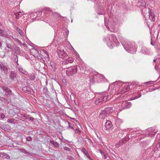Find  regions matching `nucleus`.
<instances>
[{"instance_id": "22", "label": "nucleus", "mask_w": 160, "mask_h": 160, "mask_svg": "<svg viewBox=\"0 0 160 160\" xmlns=\"http://www.w3.org/2000/svg\"><path fill=\"white\" fill-rule=\"evenodd\" d=\"M50 143L56 147H58L59 146V144L57 142H54V141L51 140H50Z\"/></svg>"}, {"instance_id": "46", "label": "nucleus", "mask_w": 160, "mask_h": 160, "mask_svg": "<svg viewBox=\"0 0 160 160\" xmlns=\"http://www.w3.org/2000/svg\"><path fill=\"white\" fill-rule=\"evenodd\" d=\"M15 40L16 41L18 42V43L19 45H22V43L20 42V41L17 38H15Z\"/></svg>"}, {"instance_id": "54", "label": "nucleus", "mask_w": 160, "mask_h": 160, "mask_svg": "<svg viewBox=\"0 0 160 160\" xmlns=\"http://www.w3.org/2000/svg\"><path fill=\"white\" fill-rule=\"evenodd\" d=\"M4 117H5V115H4V114L3 113H2L1 114V115H0L1 118L2 119H3L4 118Z\"/></svg>"}, {"instance_id": "14", "label": "nucleus", "mask_w": 160, "mask_h": 160, "mask_svg": "<svg viewBox=\"0 0 160 160\" xmlns=\"http://www.w3.org/2000/svg\"><path fill=\"white\" fill-rule=\"evenodd\" d=\"M7 33L4 30L0 29V36L7 37Z\"/></svg>"}, {"instance_id": "61", "label": "nucleus", "mask_w": 160, "mask_h": 160, "mask_svg": "<svg viewBox=\"0 0 160 160\" xmlns=\"http://www.w3.org/2000/svg\"><path fill=\"white\" fill-rule=\"evenodd\" d=\"M22 45L24 47H25L26 46V44L25 43H23V44H22Z\"/></svg>"}, {"instance_id": "34", "label": "nucleus", "mask_w": 160, "mask_h": 160, "mask_svg": "<svg viewBox=\"0 0 160 160\" xmlns=\"http://www.w3.org/2000/svg\"><path fill=\"white\" fill-rule=\"evenodd\" d=\"M42 91L43 93L45 94H48V92L47 88L46 87L43 88Z\"/></svg>"}, {"instance_id": "10", "label": "nucleus", "mask_w": 160, "mask_h": 160, "mask_svg": "<svg viewBox=\"0 0 160 160\" xmlns=\"http://www.w3.org/2000/svg\"><path fill=\"white\" fill-rule=\"evenodd\" d=\"M9 76L11 80H14L16 77V74L15 71H11Z\"/></svg>"}, {"instance_id": "63", "label": "nucleus", "mask_w": 160, "mask_h": 160, "mask_svg": "<svg viewBox=\"0 0 160 160\" xmlns=\"http://www.w3.org/2000/svg\"><path fill=\"white\" fill-rule=\"evenodd\" d=\"M88 159L90 160H93L91 157H90V156L88 158Z\"/></svg>"}, {"instance_id": "7", "label": "nucleus", "mask_w": 160, "mask_h": 160, "mask_svg": "<svg viewBox=\"0 0 160 160\" xmlns=\"http://www.w3.org/2000/svg\"><path fill=\"white\" fill-rule=\"evenodd\" d=\"M112 126L111 122L109 120H107L104 125L105 129L106 130H110L111 129Z\"/></svg>"}, {"instance_id": "4", "label": "nucleus", "mask_w": 160, "mask_h": 160, "mask_svg": "<svg viewBox=\"0 0 160 160\" xmlns=\"http://www.w3.org/2000/svg\"><path fill=\"white\" fill-rule=\"evenodd\" d=\"M123 46L125 49L130 53H134L136 51V49H134L133 47L131 46V45L130 44H127L126 45L124 44L123 45Z\"/></svg>"}, {"instance_id": "13", "label": "nucleus", "mask_w": 160, "mask_h": 160, "mask_svg": "<svg viewBox=\"0 0 160 160\" xmlns=\"http://www.w3.org/2000/svg\"><path fill=\"white\" fill-rule=\"evenodd\" d=\"M14 50L15 53L17 54H20L21 53L20 49L16 45L14 47Z\"/></svg>"}, {"instance_id": "12", "label": "nucleus", "mask_w": 160, "mask_h": 160, "mask_svg": "<svg viewBox=\"0 0 160 160\" xmlns=\"http://www.w3.org/2000/svg\"><path fill=\"white\" fill-rule=\"evenodd\" d=\"M66 73L69 76H72L75 74L77 71H66Z\"/></svg>"}, {"instance_id": "60", "label": "nucleus", "mask_w": 160, "mask_h": 160, "mask_svg": "<svg viewBox=\"0 0 160 160\" xmlns=\"http://www.w3.org/2000/svg\"><path fill=\"white\" fill-rule=\"evenodd\" d=\"M76 69H77V68H71V69H69V70H75Z\"/></svg>"}, {"instance_id": "15", "label": "nucleus", "mask_w": 160, "mask_h": 160, "mask_svg": "<svg viewBox=\"0 0 160 160\" xmlns=\"http://www.w3.org/2000/svg\"><path fill=\"white\" fill-rule=\"evenodd\" d=\"M0 157L1 158L8 159L9 158L8 155L5 153L2 152L0 154Z\"/></svg>"}, {"instance_id": "40", "label": "nucleus", "mask_w": 160, "mask_h": 160, "mask_svg": "<svg viewBox=\"0 0 160 160\" xmlns=\"http://www.w3.org/2000/svg\"><path fill=\"white\" fill-rule=\"evenodd\" d=\"M26 139L28 141H31L32 140V138L31 137H27L26 138Z\"/></svg>"}, {"instance_id": "19", "label": "nucleus", "mask_w": 160, "mask_h": 160, "mask_svg": "<svg viewBox=\"0 0 160 160\" xmlns=\"http://www.w3.org/2000/svg\"><path fill=\"white\" fill-rule=\"evenodd\" d=\"M3 129L4 131L10 130L11 129V127L8 125H5L3 127Z\"/></svg>"}, {"instance_id": "62", "label": "nucleus", "mask_w": 160, "mask_h": 160, "mask_svg": "<svg viewBox=\"0 0 160 160\" xmlns=\"http://www.w3.org/2000/svg\"><path fill=\"white\" fill-rule=\"evenodd\" d=\"M17 68H18V70H22V68H20V67H18Z\"/></svg>"}, {"instance_id": "30", "label": "nucleus", "mask_w": 160, "mask_h": 160, "mask_svg": "<svg viewBox=\"0 0 160 160\" xmlns=\"http://www.w3.org/2000/svg\"><path fill=\"white\" fill-rule=\"evenodd\" d=\"M104 102L103 100V98L102 96L99 98L97 100V102H98V103Z\"/></svg>"}, {"instance_id": "55", "label": "nucleus", "mask_w": 160, "mask_h": 160, "mask_svg": "<svg viewBox=\"0 0 160 160\" xmlns=\"http://www.w3.org/2000/svg\"><path fill=\"white\" fill-rule=\"evenodd\" d=\"M4 98L0 96V100L2 102H4Z\"/></svg>"}, {"instance_id": "48", "label": "nucleus", "mask_w": 160, "mask_h": 160, "mask_svg": "<svg viewBox=\"0 0 160 160\" xmlns=\"http://www.w3.org/2000/svg\"><path fill=\"white\" fill-rule=\"evenodd\" d=\"M145 5L146 4L145 3H142H142L140 4L139 6L140 7H145Z\"/></svg>"}, {"instance_id": "20", "label": "nucleus", "mask_w": 160, "mask_h": 160, "mask_svg": "<svg viewBox=\"0 0 160 160\" xmlns=\"http://www.w3.org/2000/svg\"><path fill=\"white\" fill-rule=\"evenodd\" d=\"M141 96V94L140 92H138L134 94V96L133 97V99H136L139 98H140Z\"/></svg>"}, {"instance_id": "39", "label": "nucleus", "mask_w": 160, "mask_h": 160, "mask_svg": "<svg viewBox=\"0 0 160 160\" xmlns=\"http://www.w3.org/2000/svg\"><path fill=\"white\" fill-rule=\"evenodd\" d=\"M149 134L150 135H151V137H152V136H154L155 135V134L153 132V131H152V130H151V132H150Z\"/></svg>"}, {"instance_id": "53", "label": "nucleus", "mask_w": 160, "mask_h": 160, "mask_svg": "<svg viewBox=\"0 0 160 160\" xmlns=\"http://www.w3.org/2000/svg\"><path fill=\"white\" fill-rule=\"evenodd\" d=\"M44 53L46 54L47 56V58H49V54H48V52L46 51H44Z\"/></svg>"}, {"instance_id": "18", "label": "nucleus", "mask_w": 160, "mask_h": 160, "mask_svg": "<svg viewBox=\"0 0 160 160\" xmlns=\"http://www.w3.org/2000/svg\"><path fill=\"white\" fill-rule=\"evenodd\" d=\"M22 90L24 91H27L29 94L31 93L30 88L29 87H28L27 86L23 87Z\"/></svg>"}, {"instance_id": "17", "label": "nucleus", "mask_w": 160, "mask_h": 160, "mask_svg": "<svg viewBox=\"0 0 160 160\" xmlns=\"http://www.w3.org/2000/svg\"><path fill=\"white\" fill-rule=\"evenodd\" d=\"M81 151L88 158L90 156L87 151L85 148H82L81 149Z\"/></svg>"}, {"instance_id": "28", "label": "nucleus", "mask_w": 160, "mask_h": 160, "mask_svg": "<svg viewBox=\"0 0 160 160\" xmlns=\"http://www.w3.org/2000/svg\"><path fill=\"white\" fill-rule=\"evenodd\" d=\"M0 68L2 70H8L7 67L2 64H0Z\"/></svg>"}, {"instance_id": "26", "label": "nucleus", "mask_w": 160, "mask_h": 160, "mask_svg": "<svg viewBox=\"0 0 160 160\" xmlns=\"http://www.w3.org/2000/svg\"><path fill=\"white\" fill-rule=\"evenodd\" d=\"M99 151L102 155H103L104 158L105 159L107 158V155L105 154V153L103 152L101 149H100L99 150Z\"/></svg>"}, {"instance_id": "42", "label": "nucleus", "mask_w": 160, "mask_h": 160, "mask_svg": "<svg viewBox=\"0 0 160 160\" xmlns=\"http://www.w3.org/2000/svg\"><path fill=\"white\" fill-rule=\"evenodd\" d=\"M102 97L103 98V100L104 102H106L107 100L108 97L107 96H103Z\"/></svg>"}, {"instance_id": "3", "label": "nucleus", "mask_w": 160, "mask_h": 160, "mask_svg": "<svg viewBox=\"0 0 160 160\" xmlns=\"http://www.w3.org/2000/svg\"><path fill=\"white\" fill-rule=\"evenodd\" d=\"M57 52L58 54L59 58H67L68 56L67 54L65 52L63 49H61V47H59L58 48L57 50Z\"/></svg>"}, {"instance_id": "44", "label": "nucleus", "mask_w": 160, "mask_h": 160, "mask_svg": "<svg viewBox=\"0 0 160 160\" xmlns=\"http://www.w3.org/2000/svg\"><path fill=\"white\" fill-rule=\"evenodd\" d=\"M21 150V152L24 153L26 154L28 153V152H27L25 149H20Z\"/></svg>"}, {"instance_id": "47", "label": "nucleus", "mask_w": 160, "mask_h": 160, "mask_svg": "<svg viewBox=\"0 0 160 160\" xmlns=\"http://www.w3.org/2000/svg\"><path fill=\"white\" fill-rule=\"evenodd\" d=\"M68 158L69 160H74V158L72 156H68Z\"/></svg>"}, {"instance_id": "23", "label": "nucleus", "mask_w": 160, "mask_h": 160, "mask_svg": "<svg viewBox=\"0 0 160 160\" xmlns=\"http://www.w3.org/2000/svg\"><path fill=\"white\" fill-rule=\"evenodd\" d=\"M23 117L27 119H28L30 121H32L34 120V118L30 117L29 115H24Z\"/></svg>"}, {"instance_id": "59", "label": "nucleus", "mask_w": 160, "mask_h": 160, "mask_svg": "<svg viewBox=\"0 0 160 160\" xmlns=\"http://www.w3.org/2000/svg\"><path fill=\"white\" fill-rule=\"evenodd\" d=\"M75 130L76 131H78L80 133H81V131L80 130H79V128H76V129H75Z\"/></svg>"}, {"instance_id": "29", "label": "nucleus", "mask_w": 160, "mask_h": 160, "mask_svg": "<svg viewBox=\"0 0 160 160\" xmlns=\"http://www.w3.org/2000/svg\"><path fill=\"white\" fill-rule=\"evenodd\" d=\"M129 138L128 137H125L122 140V142L123 144L126 143L129 140Z\"/></svg>"}, {"instance_id": "2", "label": "nucleus", "mask_w": 160, "mask_h": 160, "mask_svg": "<svg viewBox=\"0 0 160 160\" xmlns=\"http://www.w3.org/2000/svg\"><path fill=\"white\" fill-rule=\"evenodd\" d=\"M113 111L112 108L107 107L105 108L104 110L102 111L99 116V117L102 118V115H104V117H107L112 113Z\"/></svg>"}, {"instance_id": "36", "label": "nucleus", "mask_w": 160, "mask_h": 160, "mask_svg": "<svg viewBox=\"0 0 160 160\" xmlns=\"http://www.w3.org/2000/svg\"><path fill=\"white\" fill-rule=\"evenodd\" d=\"M123 143L122 142V141L121 142H119V143L116 144V147H119L121 146H122Z\"/></svg>"}, {"instance_id": "49", "label": "nucleus", "mask_w": 160, "mask_h": 160, "mask_svg": "<svg viewBox=\"0 0 160 160\" xmlns=\"http://www.w3.org/2000/svg\"><path fill=\"white\" fill-rule=\"evenodd\" d=\"M50 64L51 66L52 67V68H53V67L54 66V62H51L50 63Z\"/></svg>"}, {"instance_id": "16", "label": "nucleus", "mask_w": 160, "mask_h": 160, "mask_svg": "<svg viewBox=\"0 0 160 160\" xmlns=\"http://www.w3.org/2000/svg\"><path fill=\"white\" fill-rule=\"evenodd\" d=\"M155 151L154 150H152V151L149 153L147 155H146L147 156L146 158L149 159V158H151L153 156Z\"/></svg>"}, {"instance_id": "57", "label": "nucleus", "mask_w": 160, "mask_h": 160, "mask_svg": "<svg viewBox=\"0 0 160 160\" xmlns=\"http://www.w3.org/2000/svg\"><path fill=\"white\" fill-rule=\"evenodd\" d=\"M151 44L152 45V46H154V42H153L152 40V38H151Z\"/></svg>"}, {"instance_id": "58", "label": "nucleus", "mask_w": 160, "mask_h": 160, "mask_svg": "<svg viewBox=\"0 0 160 160\" xmlns=\"http://www.w3.org/2000/svg\"><path fill=\"white\" fill-rule=\"evenodd\" d=\"M4 102H8V103L9 102L8 101V99L7 98H4Z\"/></svg>"}, {"instance_id": "52", "label": "nucleus", "mask_w": 160, "mask_h": 160, "mask_svg": "<svg viewBox=\"0 0 160 160\" xmlns=\"http://www.w3.org/2000/svg\"><path fill=\"white\" fill-rule=\"evenodd\" d=\"M66 37H68V35L69 34V30L68 29L66 31Z\"/></svg>"}, {"instance_id": "32", "label": "nucleus", "mask_w": 160, "mask_h": 160, "mask_svg": "<svg viewBox=\"0 0 160 160\" xmlns=\"http://www.w3.org/2000/svg\"><path fill=\"white\" fill-rule=\"evenodd\" d=\"M13 58L14 59L15 62L18 63V59L17 55L14 54L13 56Z\"/></svg>"}, {"instance_id": "64", "label": "nucleus", "mask_w": 160, "mask_h": 160, "mask_svg": "<svg viewBox=\"0 0 160 160\" xmlns=\"http://www.w3.org/2000/svg\"><path fill=\"white\" fill-rule=\"evenodd\" d=\"M156 59H154L153 60V62H154L156 63Z\"/></svg>"}, {"instance_id": "25", "label": "nucleus", "mask_w": 160, "mask_h": 160, "mask_svg": "<svg viewBox=\"0 0 160 160\" xmlns=\"http://www.w3.org/2000/svg\"><path fill=\"white\" fill-rule=\"evenodd\" d=\"M29 78L31 80H34L35 79V74L33 73L30 74L29 75Z\"/></svg>"}, {"instance_id": "21", "label": "nucleus", "mask_w": 160, "mask_h": 160, "mask_svg": "<svg viewBox=\"0 0 160 160\" xmlns=\"http://www.w3.org/2000/svg\"><path fill=\"white\" fill-rule=\"evenodd\" d=\"M16 120L14 119H8L7 120V122L8 123H11L13 124L16 123L17 122Z\"/></svg>"}, {"instance_id": "31", "label": "nucleus", "mask_w": 160, "mask_h": 160, "mask_svg": "<svg viewBox=\"0 0 160 160\" xmlns=\"http://www.w3.org/2000/svg\"><path fill=\"white\" fill-rule=\"evenodd\" d=\"M151 149V147L148 148L145 151V154H147V155L152 151Z\"/></svg>"}, {"instance_id": "37", "label": "nucleus", "mask_w": 160, "mask_h": 160, "mask_svg": "<svg viewBox=\"0 0 160 160\" xmlns=\"http://www.w3.org/2000/svg\"><path fill=\"white\" fill-rule=\"evenodd\" d=\"M123 87H124L127 91L130 89L129 86L128 85H125V86H123Z\"/></svg>"}, {"instance_id": "24", "label": "nucleus", "mask_w": 160, "mask_h": 160, "mask_svg": "<svg viewBox=\"0 0 160 160\" xmlns=\"http://www.w3.org/2000/svg\"><path fill=\"white\" fill-rule=\"evenodd\" d=\"M68 124V128H71L72 129H73L74 130L75 132L76 133V131L75 130V128H74V125H72L70 122H67Z\"/></svg>"}, {"instance_id": "27", "label": "nucleus", "mask_w": 160, "mask_h": 160, "mask_svg": "<svg viewBox=\"0 0 160 160\" xmlns=\"http://www.w3.org/2000/svg\"><path fill=\"white\" fill-rule=\"evenodd\" d=\"M16 29L17 32L21 35H23V33L22 31L18 27H16Z\"/></svg>"}, {"instance_id": "35", "label": "nucleus", "mask_w": 160, "mask_h": 160, "mask_svg": "<svg viewBox=\"0 0 160 160\" xmlns=\"http://www.w3.org/2000/svg\"><path fill=\"white\" fill-rule=\"evenodd\" d=\"M6 47L8 48L11 49L10 51L11 50H12L13 49H12V48H11V44L8 43H7L6 42Z\"/></svg>"}, {"instance_id": "38", "label": "nucleus", "mask_w": 160, "mask_h": 160, "mask_svg": "<svg viewBox=\"0 0 160 160\" xmlns=\"http://www.w3.org/2000/svg\"><path fill=\"white\" fill-rule=\"evenodd\" d=\"M152 83H153V82L152 81L147 82H146L144 83V84H146V85H150V84H152Z\"/></svg>"}, {"instance_id": "1", "label": "nucleus", "mask_w": 160, "mask_h": 160, "mask_svg": "<svg viewBox=\"0 0 160 160\" xmlns=\"http://www.w3.org/2000/svg\"><path fill=\"white\" fill-rule=\"evenodd\" d=\"M142 14L145 18V14L146 12H148L149 14V18L151 20L154 22L155 21V14L153 12L152 13L151 10L149 8H144L141 10Z\"/></svg>"}, {"instance_id": "45", "label": "nucleus", "mask_w": 160, "mask_h": 160, "mask_svg": "<svg viewBox=\"0 0 160 160\" xmlns=\"http://www.w3.org/2000/svg\"><path fill=\"white\" fill-rule=\"evenodd\" d=\"M99 75L100 77L101 78V79H102V80H104L105 78L104 76L103 75V74H99Z\"/></svg>"}, {"instance_id": "5", "label": "nucleus", "mask_w": 160, "mask_h": 160, "mask_svg": "<svg viewBox=\"0 0 160 160\" xmlns=\"http://www.w3.org/2000/svg\"><path fill=\"white\" fill-rule=\"evenodd\" d=\"M52 12V11L51 10L48 8L46 7L43 8L42 10V11L40 10L38 11L37 12V13L38 15H41L43 12L44 14H49V12L50 13Z\"/></svg>"}, {"instance_id": "50", "label": "nucleus", "mask_w": 160, "mask_h": 160, "mask_svg": "<svg viewBox=\"0 0 160 160\" xmlns=\"http://www.w3.org/2000/svg\"><path fill=\"white\" fill-rule=\"evenodd\" d=\"M90 82H92V83L94 82V78H93V77H92V78H91L90 77Z\"/></svg>"}, {"instance_id": "33", "label": "nucleus", "mask_w": 160, "mask_h": 160, "mask_svg": "<svg viewBox=\"0 0 160 160\" xmlns=\"http://www.w3.org/2000/svg\"><path fill=\"white\" fill-rule=\"evenodd\" d=\"M122 90L120 92V94H123L127 92L126 90L125 89V88L124 87H122Z\"/></svg>"}, {"instance_id": "43", "label": "nucleus", "mask_w": 160, "mask_h": 160, "mask_svg": "<svg viewBox=\"0 0 160 160\" xmlns=\"http://www.w3.org/2000/svg\"><path fill=\"white\" fill-rule=\"evenodd\" d=\"M27 156L28 157H30L31 156H32L33 154L32 153H29L28 152V153L26 154Z\"/></svg>"}, {"instance_id": "6", "label": "nucleus", "mask_w": 160, "mask_h": 160, "mask_svg": "<svg viewBox=\"0 0 160 160\" xmlns=\"http://www.w3.org/2000/svg\"><path fill=\"white\" fill-rule=\"evenodd\" d=\"M1 88L6 92L5 95L7 97L10 96L12 94V91L8 87L5 86H3Z\"/></svg>"}, {"instance_id": "51", "label": "nucleus", "mask_w": 160, "mask_h": 160, "mask_svg": "<svg viewBox=\"0 0 160 160\" xmlns=\"http://www.w3.org/2000/svg\"><path fill=\"white\" fill-rule=\"evenodd\" d=\"M64 149L65 150H68L69 152H70L71 151V149L70 148H68L67 147H65L64 148Z\"/></svg>"}, {"instance_id": "8", "label": "nucleus", "mask_w": 160, "mask_h": 160, "mask_svg": "<svg viewBox=\"0 0 160 160\" xmlns=\"http://www.w3.org/2000/svg\"><path fill=\"white\" fill-rule=\"evenodd\" d=\"M109 39L110 40H112V41L117 43L118 42L117 38L116 35L114 34H111L109 35Z\"/></svg>"}, {"instance_id": "56", "label": "nucleus", "mask_w": 160, "mask_h": 160, "mask_svg": "<svg viewBox=\"0 0 160 160\" xmlns=\"http://www.w3.org/2000/svg\"><path fill=\"white\" fill-rule=\"evenodd\" d=\"M151 130H152L153 131V132L155 133V134H156V133H157V132L158 131L156 129L155 130L154 129H153V128H152L151 129Z\"/></svg>"}, {"instance_id": "11", "label": "nucleus", "mask_w": 160, "mask_h": 160, "mask_svg": "<svg viewBox=\"0 0 160 160\" xmlns=\"http://www.w3.org/2000/svg\"><path fill=\"white\" fill-rule=\"evenodd\" d=\"M73 59H71L70 58H68L66 59H65L62 62V64H66L69 63H71L73 61Z\"/></svg>"}, {"instance_id": "41", "label": "nucleus", "mask_w": 160, "mask_h": 160, "mask_svg": "<svg viewBox=\"0 0 160 160\" xmlns=\"http://www.w3.org/2000/svg\"><path fill=\"white\" fill-rule=\"evenodd\" d=\"M20 71V72L23 73L25 74L26 75H27V74H28V72L27 71Z\"/></svg>"}, {"instance_id": "9", "label": "nucleus", "mask_w": 160, "mask_h": 160, "mask_svg": "<svg viewBox=\"0 0 160 160\" xmlns=\"http://www.w3.org/2000/svg\"><path fill=\"white\" fill-rule=\"evenodd\" d=\"M131 105L132 104L131 102H125V103L123 104L122 108L123 109L129 108L131 107Z\"/></svg>"}]
</instances>
